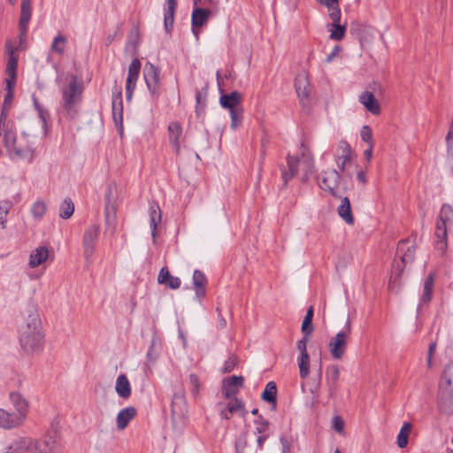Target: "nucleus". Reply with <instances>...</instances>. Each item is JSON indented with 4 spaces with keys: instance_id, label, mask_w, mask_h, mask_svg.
I'll return each instance as SVG.
<instances>
[{
    "instance_id": "obj_20",
    "label": "nucleus",
    "mask_w": 453,
    "mask_h": 453,
    "mask_svg": "<svg viewBox=\"0 0 453 453\" xmlns=\"http://www.w3.org/2000/svg\"><path fill=\"white\" fill-rule=\"evenodd\" d=\"M172 415L173 418H184L187 413V402L183 392L173 395L171 404Z\"/></svg>"
},
{
    "instance_id": "obj_44",
    "label": "nucleus",
    "mask_w": 453,
    "mask_h": 453,
    "mask_svg": "<svg viewBox=\"0 0 453 453\" xmlns=\"http://www.w3.org/2000/svg\"><path fill=\"white\" fill-rule=\"evenodd\" d=\"M242 114H243V110L242 107L230 111L231 127L233 129L237 128L241 125L242 119Z\"/></svg>"
},
{
    "instance_id": "obj_24",
    "label": "nucleus",
    "mask_w": 453,
    "mask_h": 453,
    "mask_svg": "<svg viewBox=\"0 0 453 453\" xmlns=\"http://www.w3.org/2000/svg\"><path fill=\"white\" fill-rule=\"evenodd\" d=\"M9 406L12 407L15 411L23 414L24 417H27L28 403L27 400L17 392H12L9 396Z\"/></svg>"
},
{
    "instance_id": "obj_8",
    "label": "nucleus",
    "mask_w": 453,
    "mask_h": 453,
    "mask_svg": "<svg viewBox=\"0 0 453 453\" xmlns=\"http://www.w3.org/2000/svg\"><path fill=\"white\" fill-rule=\"evenodd\" d=\"M342 176L336 170L323 172L319 177V187L330 193L334 197L339 198L340 195L337 188L340 185Z\"/></svg>"
},
{
    "instance_id": "obj_38",
    "label": "nucleus",
    "mask_w": 453,
    "mask_h": 453,
    "mask_svg": "<svg viewBox=\"0 0 453 453\" xmlns=\"http://www.w3.org/2000/svg\"><path fill=\"white\" fill-rule=\"evenodd\" d=\"M74 211V204L70 198H65L59 207V216L64 219L71 218Z\"/></svg>"
},
{
    "instance_id": "obj_17",
    "label": "nucleus",
    "mask_w": 453,
    "mask_h": 453,
    "mask_svg": "<svg viewBox=\"0 0 453 453\" xmlns=\"http://www.w3.org/2000/svg\"><path fill=\"white\" fill-rule=\"evenodd\" d=\"M36 446L37 441L28 437H20L9 447V449L13 453H36Z\"/></svg>"
},
{
    "instance_id": "obj_5",
    "label": "nucleus",
    "mask_w": 453,
    "mask_h": 453,
    "mask_svg": "<svg viewBox=\"0 0 453 453\" xmlns=\"http://www.w3.org/2000/svg\"><path fill=\"white\" fill-rule=\"evenodd\" d=\"M453 368V364L448 365L444 370L443 378L439 385L437 404L441 413L444 415L453 414V382L449 372Z\"/></svg>"
},
{
    "instance_id": "obj_26",
    "label": "nucleus",
    "mask_w": 453,
    "mask_h": 453,
    "mask_svg": "<svg viewBox=\"0 0 453 453\" xmlns=\"http://www.w3.org/2000/svg\"><path fill=\"white\" fill-rule=\"evenodd\" d=\"M241 94L237 91H233L230 94L221 96L219 101L223 108L228 109L231 111L241 107Z\"/></svg>"
},
{
    "instance_id": "obj_58",
    "label": "nucleus",
    "mask_w": 453,
    "mask_h": 453,
    "mask_svg": "<svg viewBox=\"0 0 453 453\" xmlns=\"http://www.w3.org/2000/svg\"><path fill=\"white\" fill-rule=\"evenodd\" d=\"M340 51H341V47L335 46L333 49L332 52L326 57V61L327 63L331 62L334 58H335L336 56L339 55Z\"/></svg>"
},
{
    "instance_id": "obj_56",
    "label": "nucleus",
    "mask_w": 453,
    "mask_h": 453,
    "mask_svg": "<svg viewBox=\"0 0 453 453\" xmlns=\"http://www.w3.org/2000/svg\"><path fill=\"white\" fill-rule=\"evenodd\" d=\"M16 84V76H7L5 79V90L8 91H13V88Z\"/></svg>"
},
{
    "instance_id": "obj_52",
    "label": "nucleus",
    "mask_w": 453,
    "mask_h": 453,
    "mask_svg": "<svg viewBox=\"0 0 453 453\" xmlns=\"http://www.w3.org/2000/svg\"><path fill=\"white\" fill-rule=\"evenodd\" d=\"M311 321L312 320L311 319H308L306 317H304V319H303V321L302 324V332L306 336H310L313 331V326L311 325Z\"/></svg>"
},
{
    "instance_id": "obj_4",
    "label": "nucleus",
    "mask_w": 453,
    "mask_h": 453,
    "mask_svg": "<svg viewBox=\"0 0 453 453\" xmlns=\"http://www.w3.org/2000/svg\"><path fill=\"white\" fill-rule=\"evenodd\" d=\"M83 86L75 75H70L68 83L62 87L61 107L66 117L73 119L77 113V107L81 102Z\"/></svg>"
},
{
    "instance_id": "obj_54",
    "label": "nucleus",
    "mask_w": 453,
    "mask_h": 453,
    "mask_svg": "<svg viewBox=\"0 0 453 453\" xmlns=\"http://www.w3.org/2000/svg\"><path fill=\"white\" fill-rule=\"evenodd\" d=\"M308 337L304 335V337L297 342L296 348L300 352V356L303 355H309L307 352V342H308Z\"/></svg>"
},
{
    "instance_id": "obj_57",
    "label": "nucleus",
    "mask_w": 453,
    "mask_h": 453,
    "mask_svg": "<svg viewBox=\"0 0 453 453\" xmlns=\"http://www.w3.org/2000/svg\"><path fill=\"white\" fill-rule=\"evenodd\" d=\"M331 370H332V380H333L334 384H336V382L339 379V376H340V369H339L338 365H332Z\"/></svg>"
},
{
    "instance_id": "obj_18",
    "label": "nucleus",
    "mask_w": 453,
    "mask_h": 453,
    "mask_svg": "<svg viewBox=\"0 0 453 453\" xmlns=\"http://www.w3.org/2000/svg\"><path fill=\"white\" fill-rule=\"evenodd\" d=\"M36 453H62V450L56 436L47 434L42 441H37Z\"/></svg>"
},
{
    "instance_id": "obj_45",
    "label": "nucleus",
    "mask_w": 453,
    "mask_h": 453,
    "mask_svg": "<svg viewBox=\"0 0 453 453\" xmlns=\"http://www.w3.org/2000/svg\"><path fill=\"white\" fill-rule=\"evenodd\" d=\"M397 251L402 253L403 255H407V253H413L415 251V247L408 240L402 241L398 243Z\"/></svg>"
},
{
    "instance_id": "obj_14",
    "label": "nucleus",
    "mask_w": 453,
    "mask_h": 453,
    "mask_svg": "<svg viewBox=\"0 0 453 453\" xmlns=\"http://www.w3.org/2000/svg\"><path fill=\"white\" fill-rule=\"evenodd\" d=\"M358 102L364 108L372 115L380 114L381 108L379 100L375 97L372 92L369 90L363 91L358 96Z\"/></svg>"
},
{
    "instance_id": "obj_9",
    "label": "nucleus",
    "mask_w": 453,
    "mask_h": 453,
    "mask_svg": "<svg viewBox=\"0 0 453 453\" xmlns=\"http://www.w3.org/2000/svg\"><path fill=\"white\" fill-rule=\"evenodd\" d=\"M26 417L12 407L6 405L5 409H0V426L4 428H12L19 426Z\"/></svg>"
},
{
    "instance_id": "obj_11",
    "label": "nucleus",
    "mask_w": 453,
    "mask_h": 453,
    "mask_svg": "<svg viewBox=\"0 0 453 453\" xmlns=\"http://www.w3.org/2000/svg\"><path fill=\"white\" fill-rule=\"evenodd\" d=\"M244 378L242 376H231L225 378L222 381L221 391L222 395L226 399H232L238 393L239 389L242 388Z\"/></svg>"
},
{
    "instance_id": "obj_31",
    "label": "nucleus",
    "mask_w": 453,
    "mask_h": 453,
    "mask_svg": "<svg viewBox=\"0 0 453 453\" xmlns=\"http://www.w3.org/2000/svg\"><path fill=\"white\" fill-rule=\"evenodd\" d=\"M167 9L164 14V25L166 32H171L173 25L174 13L177 7V0H165Z\"/></svg>"
},
{
    "instance_id": "obj_12",
    "label": "nucleus",
    "mask_w": 453,
    "mask_h": 453,
    "mask_svg": "<svg viewBox=\"0 0 453 453\" xmlns=\"http://www.w3.org/2000/svg\"><path fill=\"white\" fill-rule=\"evenodd\" d=\"M353 158V151L349 144L342 141L339 142L336 153V165L341 172H344L346 166L351 163Z\"/></svg>"
},
{
    "instance_id": "obj_51",
    "label": "nucleus",
    "mask_w": 453,
    "mask_h": 453,
    "mask_svg": "<svg viewBox=\"0 0 453 453\" xmlns=\"http://www.w3.org/2000/svg\"><path fill=\"white\" fill-rule=\"evenodd\" d=\"M319 4L326 6L328 10V12L331 13V11L334 9H340L338 6L339 0H316Z\"/></svg>"
},
{
    "instance_id": "obj_13",
    "label": "nucleus",
    "mask_w": 453,
    "mask_h": 453,
    "mask_svg": "<svg viewBox=\"0 0 453 453\" xmlns=\"http://www.w3.org/2000/svg\"><path fill=\"white\" fill-rule=\"evenodd\" d=\"M141 68V63L140 61L135 58L134 59L128 68V74L127 78V84H126V91H127V99L131 100L133 93L136 87V81L139 77Z\"/></svg>"
},
{
    "instance_id": "obj_63",
    "label": "nucleus",
    "mask_w": 453,
    "mask_h": 453,
    "mask_svg": "<svg viewBox=\"0 0 453 453\" xmlns=\"http://www.w3.org/2000/svg\"><path fill=\"white\" fill-rule=\"evenodd\" d=\"M266 436H264V435H261L257 438V446H258V449H261L263 448V445H264V442L266 440Z\"/></svg>"
},
{
    "instance_id": "obj_61",
    "label": "nucleus",
    "mask_w": 453,
    "mask_h": 453,
    "mask_svg": "<svg viewBox=\"0 0 453 453\" xmlns=\"http://www.w3.org/2000/svg\"><path fill=\"white\" fill-rule=\"evenodd\" d=\"M372 147L373 146L368 145V148L364 152L365 157L368 162L371 161L372 157Z\"/></svg>"
},
{
    "instance_id": "obj_1",
    "label": "nucleus",
    "mask_w": 453,
    "mask_h": 453,
    "mask_svg": "<svg viewBox=\"0 0 453 453\" xmlns=\"http://www.w3.org/2000/svg\"><path fill=\"white\" fill-rule=\"evenodd\" d=\"M40 128L46 130L43 119L21 118L18 125L6 118L3 111L0 116V136L9 156L12 159L32 162L36 156L35 138Z\"/></svg>"
},
{
    "instance_id": "obj_46",
    "label": "nucleus",
    "mask_w": 453,
    "mask_h": 453,
    "mask_svg": "<svg viewBox=\"0 0 453 453\" xmlns=\"http://www.w3.org/2000/svg\"><path fill=\"white\" fill-rule=\"evenodd\" d=\"M361 139L368 145L373 146L372 132L369 126H364L360 131Z\"/></svg>"
},
{
    "instance_id": "obj_29",
    "label": "nucleus",
    "mask_w": 453,
    "mask_h": 453,
    "mask_svg": "<svg viewBox=\"0 0 453 453\" xmlns=\"http://www.w3.org/2000/svg\"><path fill=\"white\" fill-rule=\"evenodd\" d=\"M136 415V409L134 407H127L121 410L117 416V426L119 430L127 427L129 421L132 420Z\"/></svg>"
},
{
    "instance_id": "obj_27",
    "label": "nucleus",
    "mask_w": 453,
    "mask_h": 453,
    "mask_svg": "<svg viewBox=\"0 0 453 453\" xmlns=\"http://www.w3.org/2000/svg\"><path fill=\"white\" fill-rule=\"evenodd\" d=\"M157 281L171 289H178L180 287V280L170 274L167 268L163 267L158 274Z\"/></svg>"
},
{
    "instance_id": "obj_48",
    "label": "nucleus",
    "mask_w": 453,
    "mask_h": 453,
    "mask_svg": "<svg viewBox=\"0 0 453 453\" xmlns=\"http://www.w3.org/2000/svg\"><path fill=\"white\" fill-rule=\"evenodd\" d=\"M189 383L192 386L191 394L197 396L200 389V380L196 374L191 373L189 375Z\"/></svg>"
},
{
    "instance_id": "obj_53",
    "label": "nucleus",
    "mask_w": 453,
    "mask_h": 453,
    "mask_svg": "<svg viewBox=\"0 0 453 453\" xmlns=\"http://www.w3.org/2000/svg\"><path fill=\"white\" fill-rule=\"evenodd\" d=\"M12 100H13V91H8L6 92V95L4 96V103H3V110H2V112L4 111L6 115H7V111L9 110V108L11 107L12 105Z\"/></svg>"
},
{
    "instance_id": "obj_62",
    "label": "nucleus",
    "mask_w": 453,
    "mask_h": 453,
    "mask_svg": "<svg viewBox=\"0 0 453 453\" xmlns=\"http://www.w3.org/2000/svg\"><path fill=\"white\" fill-rule=\"evenodd\" d=\"M357 178L363 185L367 181L365 173L363 171L357 173Z\"/></svg>"
},
{
    "instance_id": "obj_19",
    "label": "nucleus",
    "mask_w": 453,
    "mask_h": 453,
    "mask_svg": "<svg viewBox=\"0 0 453 453\" xmlns=\"http://www.w3.org/2000/svg\"><path fill=\"white\" fill-rule=\"evenodd\" d=\"M99 226L93 225L88 226L83 235V249L85 253H93L95 251V245L99 235Z\"/></svg>"
},
{
    "instance_id": "obj_39",
    "label": "nucleus",
    "mask_w": 453,
    "mask_h": 453,
    "mask_svg": "<svg viewBox=\"0 0 453 453\" xmlns=\"http://www.w3.org/2000/svg\"><path fill=\"white\" fill-rule=\"evenodd\" d=\"M406 265V260L404 257H401L399 259H395L393 262V268L397 272V275L395 280L392 281L389 280L388 288L393 290L395 288V282L398 278H400L402 273L403 272L404 266Z\"/></svg>"
},
{
    "instance_id": "obj_28",
    "label": "nucleus",
    "mask_w": 453,
    "mask_h": 453,
    "mask_svg": "<svg viewBox=\"0 0 453 453\" xmlns=\"http://www.w3.org/2000/svg\"><path fill=\"white\" fill-rule=\"evenodd\" d=\"M115 390L118 395L123 399H127L131 395V385L125 374H121L117 378Z\"/></svg>"
},
{
    "instance_id": "obj_23",
    "label": "nucleus",
    "mask_w": 453,
    "mask_h": 453,
    "mask_svg": "<svg viewBox=\"0 0 453 453\" xmlns=\"http://www.w3.org/2000/svg\"><path fill=\"white\" fill-rule=\"evenodd\" d=\"M241 412L242 415L245 414L244 404L242 400L234 397L227 403L226 409L220 410V416L226 419H229L234 413Z\"/></svg>"
},
{
    "instance_id": "obj_30",
    "label": "nucleus",
    "mask_w": 453,
    "mask_h": 453,
    "mask_svg": "<svg viewBox=\"0 0 453 453\" xmlns=\"http://www.w3.org/2000/svg\"><path fill=\"white\" fill-rule=\"evenodd\" d=\"M211 15L208 9L196 8L192 12V26L194 28L202 27L205 25Z\"/></svg>"
},
{
    "instance_id": "obj_59",
    "label": "nucleus",
    "mask_w": 453,
    "mask_h": 453,
    "mask_svg": "<svg viewBox=\"0 0 453 453\" xmlns=\"http://www.w3.org/2000/svg\"><path fill=\"white\" fill-rule=\"evenodd\" d=\"M217 311H218V314H219V321H218V326L219 328L221 329H224L226 326V319L222 316L221 314V311L219 310V308H217Z\"/></svg>"
},
{
    "instance_id": "obj_40",
    "label": "nucleus",
    "mask_w": 453,
    "mask_h": 453,
    "mask_svg": "<svg viewBox=\"0 0 453 453\" xmlns=\"http://www.w3.org/2000/svg\"><path fill=\"white\" fill-rule=\"evenodd\" d=\"M31 18V2L30 0H22L21 2V14H20V25L25 27Z\"/></svg>"
},
{
    "instance_id": "obj_43",
    "label": "nucleus",
    "mask_w": 453,
    "mask_h": 453,
    "mask_svg": "<svg viewBox=\"0 0 453 453\" xmlns=\"http://www.w3.org/2000/svg\"><path fill=\"white\" fill-rule=\"evenodd\" d=\"M12 206V203L10 201L0 202V228L2 229L5 228L6 216L9 213Z\"/></svg>"
},
{
    "instance_id": "obj_10",
    "label": "nucleus",
    "mask_w": 453,
    "mask_h": 453,
    "mask_svg": "<svg viewBox=\"0 0 453 453\" xmlns=\"http://www.w3.org/2000/svg\"><path fill=\"white\" fill-rule=\"evenodd\" d=\"M143 76L147 87L152 96H158L160 88L158 69L154 65L148 63L144 66Z\"/></svg>"
},
{
    "instance_id": "obj_22",
    "label": "nucleus",
    "mask_w": 453,
    "mask_h": 453,
    "mask_svg": "<svg viewBox=\"0 0 453 453\" xmlns=\"http://www.w3.org/2000/svg\"><path fill=\"white\" fill-rule=\"evenodd\" d=\"M207 279L205 275L199 270H196L193 274V288L196 296L198 299H203L206 296Z\"/></svg>"
},
{
    "instance_id": "obj_21",
    "label": "nucleus",
    "mask_w": 453,
    "mask_h": 453,
    "mask_svg": "<svg viewBox=\"0 0 453 453\" xmlns=\"http://www.w3.org/2000/svg\"><path fill=\"white\" fill-rule=\"evenodd\" d=\"M341 200L340 205L337 207V213L339 217L349 226H352L355 222V219L351 210L350 201L347 196L339 197Z\"/></svg>"
},
{
    "instance_id": "obj_37",
    "label": "nucleus",
    "mask_w": 453,
    "mask_h": 453,
    "mask_svg": "<svg viewBox=\"0 0 453 453\" xmlns=\"http://www.w3.org/2000/svg\"><path fill=\"white\" fill-rule=\"evenodd\" d=\"M434 274L430 273L424 282V291L421 297V301L423 303H427L432 298V293L434 289Z\"/></svg>"
},
{
    "instance_id": "obj_3",
    "label": "nucleus",
    "mask_w": 453,
    "mask_h": 453,
    "mask_svg": "<svg viewBox=\"0 0 453 453\" xmlns=\"http://www.w3.org/2000/svg\"><path fill=\"white\" fill-rule=\"evenodd\" d=\"M301 159L297 157L288 156L287 158L288 172L282 173V177L285 182L292 179L298 172V166L300 165L301 171L303 172L302 180L307 181L310 176L315 172V160L313 154L310 148L303 142L301 144Z\"/></svg>"
},
{
    "instance_id": "obj_15",
    "label": "nucleus",
    "mask_w": 453,
    "mask_h": 453,
    "mask_svg": "<svg viewBox=\"0 0 453 453\" xmlns=\"http://www.w3.org/2000/svg\"><path fill=\"white\" fill-rule=\"evenodd\" d=\"M329 17L332 19L333 23L331 25L332 28L329 29L330 31V39L334 41H341L345 35L346 31V26L341 25V10L340 9H334L331 11V13H329Z\"/></svg>"
},
{
    "instance_id": "obj_32",
    "label": "nucleus",
    "mask_w": 453,
    "mask_h": 453,
    "mask_svg": "<svg viewBox=\"0 0 453 453\" xmlns=\"http://www.w3.org/2000/svg\"><path fill=\"white\" fill-rule=\"evenodd\" d=\"M276 395H277V387L274 381H270L266 384L264 392L262 393V399L271 404H273V409L276 407Z\"/></svg>"
},
{
    "instance_id": "obj_35",
    "label": "nucleus",
    "mask_w": 453,
    "mask_h": 453,
    "mask_svg": "<svg viewBox=\"0 0 453 453\" xmlns=\"http://www.w3.org/2000/svg\"><path fill=\"white\" fill-rule=\"evenodd\" d=\"M112 111L113 119L116 125L119 124V126L122 127V99L120 91H119L118 94L113 97Z\"/></svg>"
},
{
    "instance_id": "obj_2",
    "label": "nucleus",
    "mask_w": 453,
    "mask_h": 453,
    "mask_svg": "<svg viewBox=\"0 0 453 453\" xmlns=\"http://www.w3.org/2000/svg\"><path fill=\"white\" fill-rule=\"evenodd\" d=\"M44 335L41 320L36 311L31 312L21 327L20 344L27 353H34L43 346Z\"/></svg>"
},
{
    "instance_id": "obj_55",
    "label": "nucleus",
    "mask_w": 453,
    "mask_h": 453,
    "mask_svg": "<svg viewBox=\"0 0 453 453\" xmlns=\"http://www.w3.org/2000/svg\"><path fill=\"white\" fill-rule=\"evenodd\" d=\"M35 251V255H49L50 253L55 252L53 248H51L46 244L37 247Z\"/></svg>"
},
{
    "instance_id": "obj_34",
    "label": "nucleus",
    "mask_w": 453,
    "mask_h": 453,
    "mask_svg": "<svg viewBox=\"0 0 453 453\" xmlns=\"http://www.w3.org/2000/svg\"><path fill=\"white\" fill-rule=\"evenodd\" d=\"M48 204L45 201L38 199L31 206L30 211L35 220H41L46 214Z\"/></svg>"
},
{
    "instance_id": "obj_47",
    "label": "nucleus",
    "mask_w": 453,
    "mask_h": 453,
    "mask_svg": "<svg viewBox=\"0 0 453 453\" xmlns=\"http://www.w3.org/2000/svg\"><path fill=\"white\" fill-rule=\"evenodd\" d=\"M18 65V58L16 56L9 57L7 66H6V75L7 76H16V70Z\"/></svg>"
},
{
    "instance_id": "obj_7",
    "label": "nucleus",
    "mask_w": 453,
    "mask_h": 453,
    "mask_svg": "<svg viewBox=\"0 0 453 453\" xmlns=\"http://www.w3.org/2000/svg\"><path fill=\"white\" fill-rule=\"evenodd\" d=\"M347 329V331L339 332L329 341L328 347L334 359H341L346 352L350 332L349 323Z\"/></svg>"
},
{
    "instance_id": "obj_64",
    "label": "nucleus",
    "mask_w": 453,
    "mask_h": 453,
    "mask_svg": "<svg viewBox=\"0 0 453 453\" xmlns=\"http://www.w3.org/2000/svg\"><path fill=\"white\" fill-rule=\"evenodd\" d=\"M267 426H268L267 421L262 422L261 426L257 428V433L261 434V433L265 432L266 430Z\"/></svg>"
},
{
    "instance_id": "obj_16",
    "label": "nucleus",
    "mask_w": 453,
    "mask_h": 453,
    "mask_svg": "<svg viewBox=\"0 0 453 453\" xmlns=\"http://www.w3.org/2000/svg\"><path fill=\"white\" fill-rule=\"evenodd\" d=\"M168 139L169 142L176 154L180 152V141L183 138L182 127L179 122L173 121L168 125Z\"/></svg>"
},
{
    "instance_id": "obj_49",
    "label": "nucleus",
    "mask_w": 453,
    "mask_h": 453,
    "mask_svg": "<svg viewBox=\"0 0 453 453\" xmlns=\"http://www.w3.org/2000/svg\"><path fill=\"white\" fill-rule=\"evenodd\" d=\"M333 427L339 434H343L344 432V421L340 416H334L333 418Z\"/></svg>"
},
{
    "instance_id": "obj_60",
    "label": "nucleus",
    "mask_w": 453,
    "mask_h": 453,
    "mask_svg": "<svg viewBox=\"0 0 453 453\" xmlns=\"http://www.w3.org/2000/svg\"><path fill=\"white\" fill-rule=\"evenodd\" d=\"M5 50H6V52H7L9 57H14L15 56V54H14L15 48L13 47L12 43L10 41L6 42V43H5Z\"/></svg>"
},
{
    "instance_id": "obj_41",
    "label": "nucleus",
    "mask_w": 453,
    "mask_h": 453,
    "mask_svg": "<svg viewBox=\"0 0 453 453\" xmlns=\"http://www.w3.org/2000/svg\"><path fill=\"white\" fill-rule=\"evenodd\" d=\"M299 374L302 379L307 378L310 372V356L303 355L297 359Z\"/></svg>"
},
{
    "instance_id": "obj_25",
    "label": "nucleus",
    "mask_w": 453,
    "mask_h": 453,
    "mask_svg": "<svg viewBox=\"0 0 453 453\" xmlns=\"http://www.w3.org/2000/svg\"><path fill=\"white\" fill-rule=\"evenodd\" d=\"M295 86L300 99L303 100L308 98L310 94V83L306 73H301L297 74Z\"/></svg>"
},
{
    "instance_id": "obj_36",
    "label": "nucleus",
    "mask_w": 453,
    "mask_h": 453,
    "mask_svg": "<svg viewBox=\"0 0 453 453\" xmlns=\"http://www.w3.org/2000/svg\"><path fill=\"white\" fill-rule=\"evenodd\" d=\"M150 219L152 235L155 236L157 226L161 221V210L156 203L150 206Z\"/></svg>"
},
{
    "instance_id": "obj_33",
    "label": "nucleus",
    "mask_w": 453,
    "mask_h": 453,
    "mask_svg": "<svg viewBox=\"0 0 453 453\" xmlns=\"http://www.w3.org/2000/svg\"><path fill=\"white\" fill-rule=\"evenodd\" d=\"M412 430V424L405 422L403 424L397 435L396 443L400 449H404L408 445V439Z\"/></svg>"
},
{
    "instance_id": "obj_6",
    "label": "nucleus",
    "mask_w": 453,
    "mask_h": 453,
    "mask_svg": "<svg viewBox=\"0 0 453 453\" xmlns=\"http://www.w3.org/2000/svg\"><path fill=\"white\" fill-rule=\"evenodd\" d=\"M453 216V208L449 204H443L440 215L439 219L436 225V232L435 235L437 238L436 242V249L439 252H445L447 249V222L450 221Z\"/></svg>"
},
{
    "instance_id": "obj_50",
    "label": "nucleus",
    "mask_w": 453,
    "mask_h": 453,
    "mask_svg": "<svg viewBox=\"0 0 453 453\" xmlns=\"http://www.w3.org/2000/svg\"><path fill=\"white\" fill-rule=\"evenodd\" d=\"M49 257H29L28 265L30 268L43 265Z\"/></svg>"
},
{
    "instance_id": "obj_42",
    "label": "nucleus",
    "mask_w": 453,
    "mask_h": 453,
    "mask_svg": "<svg viewBox=\"0 0 453 453\" xmlns=\"http://www.w3.org/2000/svg\"><path fill=\"white\" fill-rule=\"evenodd\" d=\"M66 42L67 39L65 36L60 34L58 35L52 42L51 50L55 51L59 55H62L65 52Z\"/></svg>"
}]
</instances>
